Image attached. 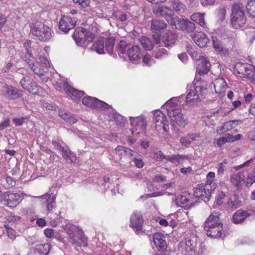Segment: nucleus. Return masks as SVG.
<instances>
[{"label": "nucleus", "mask_w": 255, "mask_h": 255, "mask_svg": "<svg viewBox=\"0 0 255 255\" xmlns=\"http://www.w3.org/2000/svg\"><path fill=\"white\" fill-rule=\"evenodd\" d=\"M115 42V38L113 37L108 38L106 39L104 43H105V49L110 54H112Z\"/></svg>", "instance_id": "nucleus-39"}, {"label": "nucleus", "mask_w": 255, "mask_h": 255, "mask_svg": "<svg viewBox=\"0 0 255 255\" xmlns=\"http://www.w3.org/2000/svg\"><path fill=\"white\" fill-rule=\"evenodd\" d=\"M225 192L222 191L218 193L216 196V203L218 205H221L223 203V200L225 196Z\"/></svg>", "instance_id": "nucleus-56"}, {"label": "nucleus", "mask_w": 255, "mask_h": 255, "mask_svg": "<svg viewBox=\"0 0 255 255\" xmlns=\"http://www.w3.org/2000/svg\"><path fill=\"white\" fill-rule=\"evenodd\" d=\"M248 13L250 16L255 18V0L249 1L246 5Z\"/></svg>", "instance_id": "nucleus-41"}, {"label": "nucleus", "mask_w": 255, "mask_h": 255, "mask_svg": "<svg viewBox=\"0 0 255 255\" xmlns=\"http://www.w3.org/2000/svg\"><path fill=\"white\" fill-rule=\"evenodd\" d=\"M153 121L156 134L158 136H161V133L168 130V122L166 116L161 111L159 110L154 111Z\"/></svg>", "instance_id": "nucleus-8"}, {"label": "nucleus", "mask_w": 255, "mask_h": 255, "mask_svg": "<svg viewBox=\"0 0 255 255\" xmlns=\"http://www.w3.org/2000/svg\"><path fill=\"white\" fill-rule=\"evenodd\" d=\"M186 18H180L175 15L172 21H171L170 25L174 26V28L179 29L184 31Z\"/></svg>", "instance_id": "nucleus-32"}, {"label": "nucleus", "mask_w": 255, "mask_h": 255, "mask_svg": "<svg viewBox=\"0 0 255 255\" xmlns=\"http://www.w3.org/2000/svg\"><path fill=\"white\" fill-rule=\"evenodd\" d=\"M127 54L129 59L131 61H137L141 57L140 48L138 46L134 45L131 47L127 51Z\"/></svg>", "instance_id": "nucleus-21"}, {"label": "nucleus", "mask_w": 255, "mask_h": 255, "mask_svg": "<svg viewBox=\"0 0 255 255\" xmlns=\"http://www.w3.org/2000/svg\"><path fill=\"white\" fill-rule=\"evenodd\" d=\"M4 227L8 237L11 239H14L16 237V232L7 225H4Z\"/></svg>", "instance_id": "nucleus-55"}, {"label": "nucleus", "mask_w": 255, "mask_h": 255, "mask_svg": "<svg viewBox=\"0 0 255 255\" xmlns=\"http://www.w3.org/2000/svg\"><path fill=\"white\" fill-rule=\"evenodd\" d=\"M187 159L188 157L187 156L180 154L167 155V157H165V160L166 161H170L172 163H178L179 164L183 160Z\"/></svg>", "instance_id": "nucleus-35"}, {"label": "nucleus", "mask_w": 255, "mask_h": 255, "mask_svg": "<svg viewBox=\"0 0 255 255\" xmlns=\"http://www.w3.org/2000/svg\"><path fill=\"white\" fill-rule=\"evenodd\" d=\"M31 32L33 35L44 42L49 41L52 36L50 27L40 21H37L34 23Z\"/></svg>", "instance_id": "nucleus-7"}, {"label": "nucleus", "mask_w": 255, "mask_h": 255, "mask_svg": "<svg viewBox=\"0 0 255 255\" xmlns=\"http://www.w3.org/2000/svg\"><path fill=\"white\" fill-rule=\"evenodd\" d=\"M213 43L214 48L217 51H222L223 50V47L222 44L219 41L217 40V38H213Z\"/></svg>", "instance_id": "nucleus-59"}, {"label": "nucleus", "mask_w": 255, "mask_h": 255, "mask_svg": "<svg viewBox=\"0 0 255 255\" xmlns=\"http://www.w3.org/2000/svg\"><path fill=\"white\" fill-rule=\"evenodd\" d=\"M73 37L76 43L82 47L87 46L94 38V35L89 30L81 27L75 29Z\"/></svg>", "instance_id": "nucleus-6"}, {"label": "nucleus", "mask_w": 255, "mask_h": 255, "mask_svg": "<svg viewBox=\"0 0 255 255\" xmlns=\"http://www.w3.org/2000/svg\"><path fill=\"white\" fill-rule=\"evenodd\" d=\"M231 17L232 24L236 29H238L245 24L247 18L243 3H235L232 5Z\"/></svg>", "instance_id": "nucleus-4"}, {"label": "nucleus", "mask_w": 255, "mask_h": 255, "mask_svg": "<svg viewBox=\"0 0 255 255\" xmlns=\"http://www.w3.org/2000/svg\"><path fill=\"white\" fill-rule=\"evenodd\" d=\"M168 55V51L165 48H162L158 50L154 55V57L157 59H162Z\"/></svg>", "instance_id": "nucleus-49"}, {"label": "nucleus", "mask_w": 255, "mask_h": 255, "mask_svg": "<svg viewBox=\"0 0 255 255\" xmlns=\"http://www.w3.org/2000/svg\"><path fill=\"white\" fill-rule=\"evenodd\" d=\"M24 60L28 64L29 66L32 65L33 63H36L37 61L33 56L31 51H26L24 57Z\"/></svg>", "instance_id": "nucleus-43"}, {"label": "nucleus", "mask_w": 255, "mask_h": 255, "mask_svg": "<svg viewBox=\"0 0 255 255\" xmlns=\"http://www.w3.org/2000/svg\"><path fill=\"white\" fill-rule=\"evenodd\" d=\"M50 249V244L37 245L30 250L28 255H48Z\"/></svg>", "instance_id": "nucleus-18"}, {"label": "nucleus", "mask_w": 255, "mask_h": 255, "mask_svg": "<svg viewBox=\"0 0 255 255\" xmlns=\"http://www.w3.org/2000/svg\"><path fill=\"white\" fill-rule=\"evenodd\" d=\"M167 27V24L164 20L154 19L151 23V29L154 33H158L160 30L165 29Z\"/></svg>", "instance_id": "nucleus-28"}, {"label": "nucleus", "mask_w": 255, "mask_h": 255, "mask_svg": "<svg viewBox=\"0 0 255 255\" xmlns=\"http://www.w3.org/2000/svg\"><path fill=\"white\" fill-rule=\"evenodd\" d=\"M189 200L186 196L182 195L177 200V204L181 207H186L189 205Z\"/></svg>", "instance_id": "nucleus-50"}, {"label": "nucleus", "mask_w": 255, "mask_h": 255, "mask_svg": "<svg viewBox=\"0 0 255 255\" xmlns=\"http://www.w3.org/2000/svg\"><path fill=\"white\" fill-rule=\"evenodd\" d=\"M207 189L206 184L205 185H199L195 188L194 196L198 199H200V196H202L203 193H205V190Z\"/></svg>", "instance_id": "nucleus-48"}, {"label": "nucleus", "mask_w": 255, "mask_h": 255, "mask_svg": "<svg viewBox=\"0 0 255 255\" xmlns=\"http://www.w3.org/2000/svg\"><path fill=\"white\" fill-rule=\"evenodd\" d=\"M32 80L29 77H24L21 80L20 84L22 87L26 90H28L30 84H31Z\"/></svg>", "instance_id": "nucleus-51"}, {"label": "nucleus", "mask_w": 255, "mask_h": 255, "mask_svg": "<svg viewBox=\"0 0 255 255\" xmlns=\"http://www.w3.org/2000/svg\"><path fill=\"white\" fill-rule=\"evenodd\" d=\"M91 49L99 54L105 53L104 40L101 39L96 41L92 45Z\"/></svg>", "instance_id": "nucleus-36"}, {"label": "nucleus", "mask_w": 255, "mask_h": 255, "mask_svg": "<svg viewBox=\"0 0 255 255\" xmlns=\"http://www.w3.org/2000/svg\"><path fill=\"white\" fill-rule=\"evenodd\" d=\"M248 173L247 172L243 171L240 172L238 174H234L231 177V181L238 189H240L244 182L246 183Z\"/></svg>", "instance_id": "nucleus-19"}, {"label": "nucleus", "mask_w": 255, "mask_h": 255, "mask_svg": "<svg viewBox=\"0 0 255 255\" xmlns=\"http://www.w3.org/2000/svg\"><path fill=\"white\" fill-rule=\"evenodd\" d=\"M206 234L208 237L214 238H221L223 235V226H219L217 227H213L209 230H205Z\"/></svg>", "instance_id": "nucleus-30"}, {"label": "nucleus", "mask_w": 255, "mask_h": 255, "mask_svg": "<svg viewBox=\"0 0 255 255\" xmlns=\"http://www.w3.org/2000/svg\"><path fill=\"white\" fill-rule=\"evenodd\" d=\"M76 4L80 5L83 7L88 6L90 3L89 0H72Z\"/></svg>", "instance_id": "nucleus-61"}, {"label": "nucleus", "mask_w": 255, "mask_h": 255, "mask_svg": "<svg viewBox=\"0 0 255 255\" xmlns=\"http://www.w3.org/2000/svg\"><path fill=\"white\" fill-rule=\"evenodd\" d=\"M219 226H223V224L219 217V214L217 213L211 214L206 219L204 223V229L209 230L213 227Z\"/></svg>", "instance_id": "nucleus-16"}, {"label": "nucleus", "mask_w": 255, "mask_h": 255, "mask_svg": "<svg viewBox=\"0 0 255 255\" xmlns=\"http://www.w3.org/2000/svg\"><path fill=\"white\" fill-rule=\"evenodd\" d=\"M191 20L200 26L204 27L206 25L204 19V13L196 12L190 16Z\"/></svg>", "instance_id": "nucleus-31"}, {"label": "nucleus", "mask_w": 255, "mask_h": 255, "mask_svg": "<svg viewBox=\"0 0 255 255\" xmlns=\"http://www.w3.org/2000/svg\"><path fill=\"white\" fill-rule=\"evenodd\" d=\"M153 12L157 16L165 18L169 24L175 16L173 10L166 6H155L153 7Z\"/></svg>", "instance_id": "nucleus-9"}, {"label": "nucleus", "mask_w": 255, "mask_h": 255, "mask_svg": "<svg viewBox=\"0 0 255 255\" xmlns=\"http://www.w3.org/2000/svg\"><path fill=\"white\" fill-rule=\"evenodd\" d=\"M239 124V121L233 120L225 123L217 130L218 134H221L235 128Z\"/></svg>", "instance_id": "nucleus-27"}, {"label": "nucleus", "mask_w": 255, "mask_h": 255, "mask_svg": "<svg viewBox=\"0 0 255 255\" xmlns=\"http://www.w3.org/2000/svg\"><path fill=\"white\" fill-rule=\"evenodd\" d=\"M214 177H215V173L214 172H209L207 175V180L206 182V184H208L209 185H210V187L212 186L211 185V184L213 182Z\"/></svg>", "instance_id": "nucleus-63"}, {"label": "nucleus", "mask_w": 255, "mask_h": 255, "mask_svg": "<svg viewBox=\"0 0 255 255\" xmlns=\"http://www.w3.org/2000/svg\"><path fill=\"white\" fill-rule=\"evenodd\" d=\"M213 84L215 92L217 93H222L228 87L227 84L223 78L216 79Z\"/></svg>", "instance_id": "nucleus-29"}, {"label": "nucleus", "mask_w": 255, "mask_h": 255, "mask_svg": "<svg viewBox=\"0 0 255 255\" xmlns=\"http://www.w3.org/2000/svg\"><path fill=\"white\" fill-rule=\"evenodd\" d=\"M211 64L207 59L203 56H199L198 59L196 73L194 81V89L191 90L186 97L187 102H193L201 101L204 96L207 93L208 82L198 77L207 74L210 70Z\"/></svg>", "instance_id": "nucleus-1"}, {"label": "nucleus", "mask_w": 255, "mask_h": 255, "mask_svg": "<svg viewBox=\"0 0 255 255\" xmlns=\"http://www.w3.org/2000/svg\"><path fill=\"white\" fill-rule=\"evenodd\" d=\"M165 106L171 120L175 122L179 126L185 127L187 124L186 118L181 113V109L172 102V99L168 100L165 104Z\"/></svg>", "instance_id": "nucleus-5"}, {"label": "nucleus", "mask_w": 255, "mask_h": 255, "mask_svg": "<svg viewBox=\"0 0 255 255\" xmlns=\"http://www.w3.org/2000/svg\"><path fill=\"white\" fill-rule=\"evenodd\" d=\"M131 125L132 126L137 127L138 129L144 131L146 126V121L143 116L137 117H129Z\"/></svg>", "instance_id": "nucleus-22"}, {"label": "nucleus", "mask_w": 255, "mask_h": 255, "mask_svg": "<svg viewBox=\"0 0 255 255\" xmlns=\"http://www.w3.org/2000/svg\"><path fill=\"white\" fill-rule=\"evenodd\" d=\"M180 142L182 145L185 146H187L191 143V141L189 139L187 136L181 138Z\"/></svg>", "instance_id": "nucleus-64"}, {"label": "nucleus", "mask_w": 255, "mask_h": 255, "mask_svg": "<svg viewBox=\"0 0 255 255\" xmlns=\"http://www.w3.org/2000/svg\"><path fill=\"white\" fill-rule=\"evenodd\" d=\"M26 119H27V117H21L19 118H14L12 120V122L15 126H21L25 122V120Z\"/></svg>", "instance_id": "nucleus-58"}, {"label": "nucleus", "mask_w": 255, "mask_h": 255, "mask_svg": "<svg viewBox=\"0 0 255 255\" xmlns=\"http://www.w3.org/2000/svg\"><path fill=\"white\" fill-rule=\"evenodd\" d=\"M195 23L186 18L184 32L191 33L195 30Z\"/></svg>", "instance_id": "nucleus-45"}, {"label": "nucleus", "mask_w": 255, "mask_h": 255, "mask_svg": "<svg viewBox=\"0 0 255 255\" xmlns=\"http://www.w3.org/2000/svg\"><path fill=\"white\" fill-rule=\"evenodd\" d=\"M206 187L207 189L205 190V193L202 194V196H200V199L204 202H207L209 200L212 191L215 188L214 184L213 186H210L208 184H206Z\"/></svg>", "instance_id": "nucleus-38"}, {"label": "nucleus", "mask_w": 255, "mask_h": 255, "mask_svg": "<svg viewBox=\"0 0 255 255\" xmlns=\"http://www.w3.org/2000/svg\"><path fill=\"white\" fill-rule=\"evenodd\" d=\"M4 200L2 203L9 207H15L22 200V195L20 193H11L6 192Z\"/></svg>", "instance_id": "nucleus-12"}, {"label": "nucleus", "mask_w": 255, "mask_h": 255, "mask_svg": "<svg viewBox=\"0 0 255 255\" xmlns=\"http://www.w3.org/2000/svg\"><path fill=\"white\" fill-rule=\"evenodd\" d=\"M250 68H252L251 65L247 63H237L234 68V72L237 73L241 77H245Z\"/></svg>", "instance_id": "nucleus-25"}, {"label": "nucleus", "mask_w": 255, "mask_h": 255, "mask_svg": "<svg viewBox=\"0 0 255 255\" xmlns=\"http://www.w3.org/2000/svg\"><path fill=\"white\" fill-rule=\"evenodd\" d=\"M167 155H164L161 151H158L154 153V158L159 161H161L163 159H165Z\"/></svg>", "instance_id": "nucleus-62"}, {"label": "nucleus", "mask_w": 255, "mask_h": 255, "mask_svg": "<svg viewBox=\"0 0 255 255\" xmlns=\"http://www.w3.org/2000/svg\"><path fill=\"white\" fill-rule=\"evenodd\" d=\"M58 115L65 121H66L71 124H74L77 121V120L73 117L69 112L64 110H60L59 111Z\"/></svg>", "instance_id": "nucleus-33"}, {"label": "nucleus", "mask_w": 255, "mask_h": 255, "mask_svg": "<svg viewBox=\"0 0 255 255\" xmlns=\"http://www.w3.org/2000/svg\"><path fill=\"white\" fill-rule=\"evenodd\" d=\"M109 107L110 106L107 103L96 98L93 108L104 110L109 109Z\"/></svg>", "instance_id": "nucleus-44"}, {"label": "nucleus", "mask_w": 255, "mask_h": 255, "mask_svg": "<svg viewBox=\"0 0 255 255\" xmlns=\"http://www.w3.org/2000/svg\"><path fill=\"white\" fill-rule=\"evenodd\" d=\"M195 43L200 47H205L207 46L209 40L207 35L201 31H196L192 36Z\"/></svg>", "instance_id": "nucleus-17"}, {"label": "nucleus", "mask_w": 255, "mask_h": 255, "mask_svg": "<svg viewBox=\"0 0 255 255\" xmlns=\"http://www.w3.org/2000/svg\"><path fill=\"white\" fill-rule=\"evenodd\" d=\"M129 48L128 43L124 40H121L118 46L119 52L122 54L125 53L128 51Z\"/></svg>", "instance_id": "nucleus-47"}, {"label": "nucleus", "mask_w": 255, "mask_h": 255, "mask_svg": "<svg viewBox=\"0 0 255 255\" xmlns=\"http://www.w3.org/2000/svg\"><path fill=\"white\" fill-rule=\"evenodd\" d=\"M27 91L31 93L32 94H36L38 91V87L37 84L32 80L31 84H30L29 87Z\"/></svg>", "instance_id": "nucleus-57"}, {"label": "nucleus", "mask_w": 255, "mask_h": 255, "mask_svg": "<svg viewBox=\"0 0 255 255\" xmlns=\"http://www.w3.org/2000/svg\"><path fill=\"white\" fill-rule=\"evenodd\" d=\"M9 120L3 113H0V130H3L9 127Z\"/></svg>", "instance_id": "nucleus-42"}, {"label": "nucleus", "mask_w": 255, "mask_h": 255, "mask_svg": "<svg viewBox=\"0 0 255 255\" xmlns=\"http://www.w3.org/2000/svg\"><path fill=\"white\" fill-rule=\"evenodd\" d=\"M96 98L90 96H86L82 99V103L87 107L93 108Z\"/></svg>", "instance_id": "nucleus-46"}, {"label": "nucleus", "mask_w": 255, "mask_h": 255, "mask_svg": "<svg viewBox=\"0 0 255 255\" xmlns=\"http://www.w3.org/2000/svg\"><path fill=\"white\" fill-rule=\"evenodd\" d=\"M255 182V168L254 172L249 173L247 177L246 186H250Z\"/></svg>", "instance_id": "nucleus-52"}, {"label": "nucleus", "mask_w": 255, "mask_h": 255, "mask_svg": "<svg viewBox=\"0 0 255 255\" xmlns=\"http://www.w3.org/2000/svg\"><path fill=\"white\" fill-rule=\"evenodd\" d=\"M67 233L68 241L76 250H78V247L87 246V238L84 235L83 231L79 227L75 225L71 226L69 227Z\"/></svg>", "instance_id": "nucleus-3"}, {"label": "nucleus", "mask_w": 255, "mask_h": 255, "mask_svg": "<svg viewBox=\"0 0 255 255\" xmlns=\"http://www.w3.org/2000/svg\"><path fill=\"white\" fill-rule=\"evenodd\" d=\"M228 163L227 160L225 159L223 162L219 164L217 171L218 175H222L224 174V171L227 169Z\"/></svg>", "instance_id": "nucleus-53"}, {"label": "nucleus", "mask_w": 255, "mask_h": 255, "mask_svg": "<svg viewBox=\"0 0 255 255\" xmlns=\"http://www.w3.org/2000/svg\"><path fill=\"white\" fill-rule=\"evenodd\" d=\"M139 40L143 48L145 50H150L152 49L154 44L150 39L145 36H142L139 39Z\"/></svg>", "instance_id": "nucleus-37"}, {"label": "nucleus", "mask_w": 255, "mask_h": 255, "mask_svg": "<svg viewBox=\"0 0 255 255\" xmlns=\"http://www.w3.org/2000/svg\"><path fill=\"white\" fill-rule=\"evenodd\" d=\"M130 226L137 234L142 228L143 219L141 214L137 211L134 212L131 215Z\"/></svg>", "instance_id": "nucleus-13"}, {"label": "nucleus", "mask_w": 255, "mask_h": 255, "mask_svg": "<svg viewBox=\"0 0 255 255\" xmlns=\"http://www.w3.org/2000/svg\"><path fill=\"white\" fill-rule=\"evenodd\" d=\"M205 249L203 245H198L197 238L194 234H187L185 239V255H202Z\"/></svg>", "instance_id": "nucleus-2"}, {"label": "nucleus", "mask_w": 255, "mask_h": 255, "mask_svg": "<svg viewBox=\"0 0 255 255\" xmlns=\"http://www.w3.org/2000/svg\"><path fill=\"white\" fill-rule=\"evenodd\" d=\"M1 183L5 188H10L16 184L15 181L11 176L4 177L1 179Z\"/></svg>", "instance_id": "nucleus-40"}, {"label": "nucleus", "mask_w": 255, "mask_h": 255, "mask_svg": "<svg viewBox=\"0 0 255 255\" xmlns=\"http://www.w3.org/2000/svg\"><path fill=\"white\" fill-rule=\"evenodd\" d=\"M252 214L250 213V212L239 210L234 214L232 218V221L235 224L241 223L247 217L251 216Z\"/></svg>", "instance_id": "nucleus-24"}, {"label": "nucleus", "mask_w": 255, "mask_h": 255, "mask_svg": "<svg viewBox=\"0 0 255 255\" xmlns=\"http://www.w3.org/2000/svg\"><path fill=\"white\" fill-rule=\"evenodd\" d=\"M38 65L39 64L37 61L36 62V63H33L32 65L29 66L30 69L34 72V74L36 75L39 74V73L41 72V71L43 70V69L39 68Z\"/></svg>", "instance_id": "nucleus-60"}, {"label": "nucleus", "mask_w": 255, "mask_h": 255, "mask_svg": "<svg viewBox=\"0 0 255 255\" xmlns=\"http://www.w3.org/2000/svg\"><path fill=\"white\" fill-rule=\"evenodd\" d=\"M59 85V87L60 88L63 87L67 95L73 100H76L84 95L83 91L71 87L66 81H62Z\"/></svg>", "instance_id": "nucleus-11"}, {"label": "nucleus", "mask_w": 255, "mask_h": 255, "mask_svg": "<svg viewBox=\"0 0 255 255\" xmlns=\"http://www.w3.org/2000/svg\"><path fill=\"white\" fill-rule=\"evenodd\" d=\"M49 192L39 197L42 200L43 203L45 204L48 212H50L56 207V194Z\"/></svg>", "instance_id": "nucleus-14"}, {"label": "nucleus", "mask_w": 255, "mask_h": 255, "mask_svg": "<svg viewBox=\"0 0 255 255\" xmlns=\"http://www.w3.org/2000/svg\"><path fill=\"white\" fill-rule=\"evenodd\" d=\"M177 34L175 32L168 31L163 35L162 41L165 47H168L173 45L177 39Z\"/></svg>", "instance_id": "nucleus-23"}, {"label": "nucleus", "mask_w": 255, "mask_h": 255, "mask_svg": "<svg viewBox=\"0 0 255 255\" xmlns=\"http://www.w3.org/2000/svg\"><path fill=\"white\" fill-rule=\"evenodd\" d=\"M245 77L248 78L253 83L255 84V69L252 66Z\"/></svg>", "instance_id": "nucleus-54"}, {"label": "nucleus", "mask_w": 255, "mask_h": 255, "mask_svg": "<svg viewBox=\"0 0 255 255\" xmlns=\"http://www.w3.org/2000/svg\"><path fill=\"white\" fill-rule=\"evenodd\" d=\"M171 3L174 10L178 14L183 13L187 9L186 5L179 0H172Z\"/></svg>", "instance_id": "nucleus-34"}, {"label": "nucleus", "mask_w": 255, "mask_h": 255, "mask_svg": "<svg viewBox=\"0 0 255 255\" xmlns=\"http://www.w3.org/2000/svg\"><path fill=\"white\" fill-rule=\"evenodd\" d=\"M153 241L158 251H163L166 249L167 245L161 233H157L154 235Z\"/></svg>", "instance_id": "nucleus-20"}, {"label": "nucleus", "mask_w": 255, "mask_h": 255, "mask_svg": "<svg viewBox=\"0 0 255 255\" xmlns=\"http://www.w3.org/2000/svg\"><path fill=\"white\" fill-rule=\"evenodd\" d=\"M60 151L61 152L63 157L67 163L69 164L76 161V155L70 150L67 145L64 146Z\"/></svg>", "instance_id": "nucleus-26"}, {"label": "nucleus", "mask_w": 255, "mask_h": 255, "mask_svg": "<svg viewBox=\"0 0 255 255\" xmlns=\"http://www.w3.org/2000/svg\"><path fill=\"white\" fill-rule=\"evenodd\" d=\"M76 23V21L70 16H63L59 22V28L61 31L66 33L75 27Z\"/></svg>", "instance_id": "nucleus-15"}, {"label": "nucleus", "mask_w": 255, "mask_h": 255, "mask_svg": "<svg viewBox=\"0 0 255 255\" xmlns=\"http://www.w3.org/2000/svg\"><path fill=\"white\" fill-rule=\"evenodd\" d=\"M2 95L8 100H15L23 95L22 92L14 87L5 86L2 87Z\"/></svg>", "instance_id": "nucleus-10"}]
</instances>
